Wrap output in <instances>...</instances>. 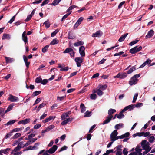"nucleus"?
<instances>
[{"mask_svg":"<svg viewBox=\"0 0 155 155\" xmlns=\"http://www.w3.org/2000/svg\"><path fill=\"white\" fill-rule=\"evenodd\" d=\"M138 46H135L130 50V52L132 54H134L140 51L142 48L141 46L138 47Z\"/></svg>","mask_w":155,"mask_h":155,"instance_id":"obj_1","label":"nucleus"},{"mask_svg":"<svg viewBox=\"0 0 155 155\" xmlns=\"http://www.w3.org/2000/svg\"><path fill=\"white\" fill-rule=\"evenodd\" d=\"M127 74L126 72H123L121 73H119L116 76L114 77V78L124 79L127 77Z\"/></svg>","mask_w":155,"mask_h":155,"instance_id":"obj_2","label":"nucleus"},{"mask_svg":"<svg viewBox=\"0 0 155 155\" xmlns=\"http://www.w3.org/2000/svg\"><path fill=\"white\" fill-rule=\"evenodd\" d=\"M75 61L76 62L77 65L78 67H80L81 64L83 61L82 58L81 57H76L75 59Z\"/></svg>","mask_w":155,"mask_h":155,"instance_id":"obj_3","label":"nucleus"},{"mask_svg":"<svg viewBox=\"0 0 155 155\" xmlns=\"http://www.w3.org/2000/svg\"><path fill=\"white\" fill-rule=\"evenodd\" d=\"M8 100L12 102H15L18 101L19 99L18 97L15 96H13L11 94H10L9 97L8 98Z\"/></svg>","mask_w":155,"mask_h":155,"instance_id":"obj_4","label":"nucleus"},{"mask_svg":"<svg viewBox=\"0 0 155 155\" xmlns=\"http://www.w3.org/2000/svg\"><path fill=\"white\" fill-rule=\"evenodd\" d=\"M138 80L137 78H135L132 77L129 81V84L131 85H133L135 84L138 81Z\"/></svg>","mask_w":155,"mask_h":155,"instance_id":"obj_5","label":"nucleus"},{"mask_svg":"<svg viewBox=\"0 0 155 155\" xmlns=\"http://www.w3.org/2000/svg\"><path fill=\"white\" fill-rule=\"evenodd\" d=\"M58 146L57 145H53L51 148L48 150H47V152H48L49 154H53L55 152Z\"/></svg>","mask_w":155,"mask_h":155,"instance_id":"obj_6","label":"nucleus"},{"mask_svg":"<svg viewBox=\"0 0 155 155\" xmlns=\"http://www.w3.org/2000/svg\"><path fill=\"white\" fill-rule=\"evenodd\" d=\"M85 48L83 46H82L79 48V52L81 57H84L85 56Z\"/></svg>","mask_w":155,"mask_h":155,"instance_id":"obj_7","label":"nucleus"},{"mask_svg":"<svg viewBox=\"0 0 155 155\" xmlns=\"http://www.w3.org/2000/svg\"><path fill=\"white\" fill-rule=\"evenodd\" d=\"M113 118V116H107L105 120L104 121L103 123L102 124L103 125H104L105 124H107L109 123L111 120L112 118Z\"/></svg>","mask_w":155,"mask_h":155,"instance_id":"obj_8","label":"nucleus"},{"mask_svg":"<svg viewBox=\"0 0 155 155\" xmlns=\"http://www.w3.org/2000/svg\"><path fill=\"white\" fill-rule=\"evenodd\" d=\"M102 32L100 30H99L96 32L95 33H93L92 36L94 37H100L102 36Z\"/></svg>","mask_w":155,"mask_h":155,"instance_id":"obj_9","label":"nucleus"},{"mask_svg":"<svg viewBox=\"0 0 155 155\" xmlns=\"http://www.w3.org/2000/svg\"><path fill=\"white\" fill-rule=\"evenodd\" d=\"M31 120V119L30 118H26L23 120L19 121L18 122V124H26L27 123H29Z\"/></svg>","mask_w":155,"mask_h":155,"instance_id":"obj_10","label":"nucleus"},{"mask_svg":"<svg viewBox=\"0 0 155 155\" xmlns=\"http://www.w3.org/2000/svg\"><path fill=\"white\" fill-rule=\"evenodd\" d=\"M26 32L25 31L22 35V39L24 42L25 44L28 42V38L26 35Z\"/></svg>","mask_w":155,"mask_h":155,"instance_id":"obj_11","label":"nucleus"},{"mask_svg":"<svg viewBox=\"0 0 155 155\" xmlns=\"http://www.w3.org/2000/svg\"><path fill=\"white\" fill-rule=\"evenodd\" d=\"M154 31L153 30L151 29L147 33V35H146L145 38L147 39L152 37L154 35Z\"/></svg>","mask_w":155,"mask_h":155,"instance_id":"obj_12","label":"nucleus"},{"mask_svg":"<svg viewBox=\"0 0 155 155\" xmlns=\"http://www.w3.org/2000/svg\"><path fill=\"white\" fill-rule=\"evenodd\" d=\"M134 106V104L130 105L126 107L123 110L124 111H127L128 110H131L133 109Z\"/></svg>","mask_w":155,"mask_h":155,"instance_id":"obj_13","label":"nucleus"},{"mask_svg":"<svg viewBox=\"0 0 155 155\" xmlns=\"http://www.w3.org/2000/svg\"><path fill=\"white\" fill-rule=\"evenodd\" d=\"M71 114V111L63 114L61 116V117L62 120H65V118L69 116V115Z\"/></svg>","mask_w":155,"mask_h":155,"instance_id":"obj_14","label":"nucleus"},{"mask_svg":"<svg viewBox=\"0 0 155 155\" xmlns=\"http://www.w3.org/2000/svg\"><path fill=\"white\" fill-rule=\"evenodd\" d=\"M118 134V133L117 132V130H114L110 135V139L112 140L114 138V137L117 136Z\"/></svg>","mask_w":155,"mask_h":155,"instance_id":"obj_15","label":"nucleus"},{"mask_svg":"<svg viewBox=\"0 0 155 155\" xmlns=\"http://www.w3.org/2000/svg\"><path fill=\"white\" fill-rule=\"evenodd\" d=\"M55 118V116H49V117L48 118H46L44 120H43L42 121V122L43 123H45L49 122V121L51 120L52 119H54Z\"/></svg>","mask_w":155,"mask_h":155,"instance_id":"obj_16","label":"nucleus"},{"mask_svg":"<svg viewBox=\"0 0 155 155\" xmlns=\"http://www.w3.org/2000/svg\"><path fill=\"white\" fill-rule=\"evenodd\" d=\"M68 37L69 39H72L75 38V36L70 31L68 33Z\"/></svg>","mask_w":155,"mask_h":155,"instance_id":"obj_17","label":"nucleus"},{"mask_svg":"<svg viewBox=\"0 0 155 155\" xmlns=\"http://www.w3.org/2000/svg\"><path fill=\"white\" fill-rule=\"evenodd\" d=\"M125 112L123 110H122L118 114H117V118L119 119H121L124 117V115L123 114V113Z\"/></svg>","mask_w":155,"mask_h":155,"instance_id":"obj_18","label":"nucleus"},{"mask_svg":"<svg viewBox=\"0 0 155 155\" xmlns=\"http://www.w3.org/2000/svg\"><path fill=\"white\" fill-rule=\"evenodd\" d=\"M11 38V35L9 34H4L2 37V39H10Z\"/></svg>","mask_w":155,"mask_h":155,"instance_id":"obj_19","label":"nucleus"},{"mask_svg":"<svg viewBox=\"0 0 155 155\" xmlns=\"http://www.w3.org/2000/svg\"><path fill=\"white\" fill-rule=\"evenodd\" d=\"M128 34L127 33H126L121 35L118 40V41L119 42H122L125 39V38L127 35Z\"/></svg>","mask_w":155,"mask_h":155,"instance_id":"obj_20","label":"nucleus"},{"mask_svg":"<svg viewBox=\"0 0 155 155\" xmlns=\"http://www.w3.org/2000/svg\"><path fill=\"white\" fill-rule=\"evenodd\" d=\"M136 65L132 66L127 72V74H129L131 73L134 71L136 70Z\"/></svg>","mask_w":155,"mask_h":155,"instance_id":"obj_21","label":"nucleus"},{"mask_svg":"<svg viewBox=\"0 0 155 155\" xmlns=\"http://www.w3.org/2000/svg\"><path fill=\"white\" fill-rule=\"evenodd\" d=\"M116 112L115 109H110L108 111V114L109 116H112V114Z\"/></svg>","mask_w":155,"mask_h":155,"instance_id":"obj_22","label":"nucleus"},{"mask_svg":"<svg viewBox=\"0 0 155 155\" xmlns=\"http://www.w3.org/2000/svg\"><path fill=\"white\" fill-rule=\"evenodd\" d=\"M80 107L81 109V112L82 113L84 112L86 110V108L84 104L83 103L81 104Z\"/></svg>","mask_w":155,"mask_h":155,"instance_id":"obj_23","label":"nucleus"},{"mask_svg":"<svg viewBox=\"0 0 155 155\" xmlns=\"http://www.w3.org/2000/svg\"><path fill=\"white\" fill-rule=\"evenodd\" d=\"M84 42L81 41H80L74 44V45L75 46H81L84 44Z\"/></svg>","mask_w":155,"mask_h":155,"instance_id":"obj_24","label":"nucleus"},{"mask_svg":"<svg viewBox=\"0 0 155 155\" xmlns=\"http://www.w3.org/2000/svg\"><path fill=\"white\" fill-rule=\"evenodd\" d=\"M14 104H10L8 107L7 110L5 111V113H7L8 112L10 111L11 110H12L13 108V106L14 105Z\"/></svg>","mask_w":155,"mask_h":155,"instance_id":"obj_25","label":"nucleus"},{"mask_svg":"<svg viewBox=\"0 0 155 155\" xmlns=\"http://www.w3.org/2000/svg\"><path fill=\"white\" fill-rule=\"evenodd\" d=\"M123 127V124L122 123L118 124L115 126V128L116 129H119Z\"/></svg>","mask_w":155,"mask_h":155,"instance_id":"obj_26","label":"nucleus"},{"mask_svg":"<svg viewBox=\"0 0 155 155\" xmlns=\"http://www.w3.org/2000/svg\"><path fill=\"white\" fill-rule=\"evenodd\" d=\"M59 42V41L58 40H57V38H55L53 39L52 41L50 42V45H54L55 44H57Z\"/></svg>","mask_w":155,"mask_h":155,"instance_id":"obj_27","label":"nucleus"},{"mask_svg":"<svg viewBox=\"0 0 155 155\" xmlns=\"http://www.w3.org/2000/svg\"><path fill=\"white\" fill-rule=\"evenodd\" d=\"M17 121V120H10L9 122H8L7 123L5 124L4 125L6 126H8L9 125H11L12 124H13L15 123Z\"/></svg>","mask_w":155,"mask_h":155,"instance_id":"obj_28","label":"nucleus"},{"mask_svg":"<svg viewBox=\"0 0 155 155\" xmlns=\"http://www.w3.org/2000/svg\"><path fill=\"white\" fill-rule=\"evenodd\" d=\"M73 49L71 48H67L63 52L64 53H70L71 51H72Z\"/></svg>","mask_w":155,"mask_h":155,"instance_id":"obj_29","label":"nucleus"},{"mask_svg":"<svg viewBox=\"0 0 155 155\" xmlns=\"http://www.w3.org/2000/svg\"><path fill=\"white\" fill-rule=\"evenodd\" d=\"M41 93V91H36L34 92H33L32 94V96L33 97H35L38 95L39 94Z\"/></svg>","mask_w":155,"mask_h":155,"instance_id":"obj_30","label":"nucleus"},{"mask_svg":"<svg viewBox=\"0 0 155 155\" xmlns=\"http://www.w3.org/2000/svg\"><path fill=\"white\" fill-rule=\"evenodd\" d=\"M5 58L6 60V64L12 62V60L13 59L12 58L7 57H5Z\"/></svg>","mask_w":155,"mask_h":155,"instance_id":"obj_31","label":"nucleus"},{"mask_svg":"<svg viewBox=\"0 0 155 155\" xmlns=\"http://www.w3.org/2000/svg\"><path fill=\"white\" fill-rule=\"evenodd\" d=\"M46 105V104L44 103H42L41 104H40L38 108L37 112H38L41 108L44 107Z\"/></svg>","mask_w":155,"mask_h":155,"instance_id":"obj_32","label":"nucleus"},{"mask_svg":"<svg viewBox=\"0 0 155 155\" xmlns=\"http://www.w3.org/2000/svg\"><path fill=\"white\" fill-rule=\"evenodd\" d=\"M44 24L45 25L46 28H48L50 27V22L48 20H47L46 21H45L44 23Z\"/></svg>","mask_w":155,"mask_h":155,"instance_id":"obj_33","label":"nucleus"},{"mask_svg":"<svg viewBox=\"0 0 155 155\" xmlns=\"http://www.w3.org/2000/svg\"><path fill=\"white\" fill-rule=\"evenodd\" d=\"M143 150H145V151L143 152V155H145L148 153L149 152L151 149V148H145V149H143Z\"/></svg>","mask_w":155,"mask_h":155,"instance_id":"obj_34","label":"nucleus"},{"mask_svg":"<svg viewBox=\"0 0 155 155\" xmlns=\"http://www.w3.org/2000/svg\"><path fill=\"white\" fill-rule=\"evenodd\" d=\"M21 135V134L19 133H16L12 137V138L13 139H15L19 137H20Z\"/></svg>","mask_w":155,"mask_h":155,"instance_id":"obj_35","label":"nucleus"},{"mask_svg":"<svg viewBox=\"0 0 155 155\" xmlns=\"http://www.w3.org/2000/svg\"><path fill=\"white\" fill-rule=\"evenodd\" d=\"M13 132L12 131V130L10 132L7 134L5 136V139H8L11 137L12 135Z\"/></svg>","mask_w":155,"mask_h":155,"instance_id":"obj_36","label":"nucleus"},{"mask_svg":"<svg viewBox=\"0 0 155 155\" xmlns=\"http://www.w3.org/2000/svg\"><path fill=\"white\" fill-rule=\"evenodd\" d=\"M99 89L100 90H105L107 89V86L106 85H99Z\"/></svg>","mask_w":155,"mask_h":155,"instance_id":"obj_37","label":"nucleus"},{"mask_svg":"<svg viewBox=\"0 0 155 155\" xmlns=\"http://www.w3.org/2000/svg\"><path fill=\"white\" fill-rule=\"evenodd\" d=\"M61 0H54L52 3L51 4V5L55 6L59 3Z\"/></svg>","mask_w":155,"mask_h":155,"instance_id":"obj_38","label":"nucleus"},{"mask_svg":"<svg viewBox=\"0 0 155 155\" xmlns=\"http://www.w3.org/2000/svg\"><path fill=\"white\" fill-rule=\"evenodd\" d=\"M90 97L91 99L95 100L97 98V95L95 93H93L91 94Z\"/></svg>","mask_w":155,"mask_h":155,"instance_id":"obj_39","label":"nucleus"},{"mask_svg":"<svg viewBox=\"0 0 155 155\" xmlns=\"http://www.w3.org/2000/svg\"><path fill=\"white\" fill-rule=\"evenodd\" d=\"M71 13V12L69 13H67L66 15H64L61 19V21H63Z\"/></svg>","mask_w":155,"mask_h":155,"instance_id":"obj_40","label":"nucleus"},{"mask_svg":"<svg viewBox=\"0 0 155 155\" xmlns=\"http://www.w3.org/2000/svg\"><path fill=\"white\" fill-rule=\"evenodd\" d=\"M150 144L148 142H147L144 146H143V149H145V148H151L150 147Z\"/></svg>","mask_w":155,"mask_h":155,"instance_id":"obj_41","label":"nucleus"},{"mask_svg":"<svg viewBox=\"0 0 155 155\" xmlns=\"http://www.w3.org/2000/svg\"><path fill=\"white\" fill-rule=\"evenodd\" d=\"M23 128H15L12 130V131L14 132H16L22 130Z\"/></svg>","mask_w":155,"mask_h":155,"instance_id":"obj_42","label":"nucleus"},{"mask_svg":"<svg viewBox=\"0 0 155 155\" xmlns=\"http://www.w3.org/2000/svg\"><path fill=\"white\" fill-rule=\"evenodd\" d=\"M42 81V78L39 77H38L35 79V82L36 83H41V82Z\"/></svg>","mask_w":155,"mask_h":155,"instance_id":"obj_43","label":"nucleus"},{"mask_svg":"<svg viewBox=\"0 0 155 155\" xmlns=\"http://www.w3.org/2000/svg\"><path fill=\"white\" fill-rule=\"evenodd\" d=\"M21 147H20L19 145H18L17 146L12 150V152H16L17 151L19 150Z\"/></svg>","mask_w":155,"mask_h":155,"instance_id":"obj_44","label":"nucleus"},{"mask_svg":"<svg viewBox=\"0 0 155 155\" xmlns=\"http://www.w3.org/2000/svg\"><path fill=\"white\" fill-rule=\"evenodd\" d=\"M49 47V45H46L44 48L42 49V51L43 53H45L46 52L47 50Z\"/></svg>","mask_w":155,"mask_h":155,"instance_id":"obj_45","label":"nucleus"},{"mask_svg":"<svg viewBox=\"0 0 155 155\" xmlns=\"http://www.w3.org/2000/svg\"><path fill=\"white\" fill-rule=\"evenodd\" d=\"M91 111H87L84 113V117H89L90 116L91 114Z\"/></svg>","mask_w":155,"mask_h":155,"instance_id":"obj_46","label":"nucleus"},{"mask_svg":"<svg viewBox=\"0 0 155 155\" xmlns=\"http://www.w3.org/2000/svg\"><path fill=\"white\" fill-rule=\"evenodd\" d=\"M104 92L101 91L100 89H97V94L99 96H102Z\"/></svg>","mask_w":155,"mask_h":155,"instance_id":"obj_47","label":"nucleus"},{"mask_svg":"<svg viewBox=\"0 0 155 155\" xmlns=\"http://www.w3.org/2000/svg\"><path fill=\"white\" fill-rule=\"evenodd\" d=\"M83 18L82 17H81L76 22V23H77V24L78 25H79L80 24H81L82 21H83Z\"/></svg>","mask_w":155,"mask_h":155,"instance_id":"obj_48","label":"nucleus"},{"mask_svg":"<svg viewBox=\"0 0 155 155\" xmlns=\"http://www.w3.org/2000/svg\"><path fill=\"white\" fill-rule=\"evenodd\" d=\"M138 96V93H137L135 94L134 95V96L133 99L132 101L133 103H134L135 102L137 97Z\"/></svg>","mask_w":155,"mask_h":155,"instance_id":"obj_49","label":"nucleus"},{"mask_svg":"<svg viewBox=\"0 0 155 155\" xmlns=\"http://www.w3.org/2000/svg\"><path fill=\"white\" fill-rule=\"evenodd\" d=\"M77 6L76 5H73L72 6H70L69 8L67 10V12H69L70 11L73 9L77 7Z\"/></svg>","mask_w":155,"mask_h":155,"instance_id":"obj_50","label":"nucleus"},{"mask_svg":"<svg viewBox=\"0 0 155 155\" xmlns=\"http://www.w3.org/2000/svg\"><path fill=\"white\" fill-rule=\"evenodd\" d=\"M139 41V40H136L135 41H132L129 44V45L130 46H132L134 44L137 43Z\"/></svg>","mask_w":155,"mask_h":155,"instance_id":"obj_51","label":"nucleus"},{"mask_svg":"<svg viewBox=\"0 0 155 155\" xmlns=\"http://www.w3.org/2000/svg\"><path fill=\"white\" fill-rule=\"evenodd\" d=\"M59 31V30L58 29H57L55 30L54 32H52L51 34V37H53L55 36L56 34Z\"/></svg>","mask_w":155,"mask_h":155,"instance_id":"obj_52","label":"nucleus"},{"mask_svg":"<svg viewBox=\"0 0 155 155\" xmlns=\"http://www.w3.org/2000/svg\"><path fill=\"white\" fill-rule=\"evenodd\" d=\"M48 82V80L47 79H45L43 80L42 79V81L41 84L43 85H45Z\"/></svg>","mask_w":155,"mask_h":155,"instance_id":"obj_53","label":"nucleus"},{"mask_svg":"<svg viewBox=\"0 0 155 155\" xmlns=\"http://www.w3.org/2000/svg\"><path fill=\"white\" fill-rule=\"evenodd\" d=\"M49 1V0H45L41 4V6H42L48 4Z\"/></svg>","mask_w":155,"mask_h":155,"instance_id":"obj_54","label":"nucleus"},{"mask_svg":"<svg viewBox=\"0 0 155 155\" xmlns=\"http://www.w3.org/2000/svg\"><path fill=\"white\" fill-rule=\"evenodd\" d=\"M155 140V137L154 136H151L149 138V142L151 143H153Z\"/></svg>","mask_w":155,"mask_h":155,"instance_id":"obj_55","label":"nucleus"},{"mask_svg":"<svg viewBox=\"0 0 155 155\" xmlns=\"http://www.w3.org/2000/svg\"><path fill=\"white\" fill-rule=\"evenodd\" d=\"M41 98H39L37 99L35 101V103L33 104V105H35L36 104L38 103L41 101Z\"/></svg>","mask_w":155,"mask_h":155,"instance_id":"obj_56","label":"nucleus"},{"mask_svg":"<svg viewBox=\"0 0 155 155\" xmlns=\"http://www.w3.org/2000/svg\"><path fill=\"white\" fill-rule=\"evenodd\" d=\"M143 103H139L135 105V106L137 108H138L143 106Z\"/></svg>","mask_w":155,"mask_h":155,"instance_id":"obj_57","label":"nucleus"},{"mask_svg":"<svg viewBox=\"0 0 155 155\" xmlns=\"http://www.w3.org/2000/svg\"><path fill=\"white\" fill-rule=\"evenodd\" d=\"M16 15L17 14L15 15L14 16L10 19V20L8 22V23H9L10 24H11L12 23V22L15 20Z\"/></svg>","mask_w":155,"mask_h":155,"instance_id":"obj_58","label":"nucleus"},{"mask_svg":"<svg viewBox=\"0 0 155 155\" xmlns=\"http://www.w3.org/2000/svg\"><path fill=\"white\" fill-rule=\"evenodd\" d=\"M135 150L137 153H141L142 150L137 147L135 148Z\"/></svg>","mask_w":155,"mask_h":155,"instance_id":"obj_59","label":"nucleus"},{"mask_svg":"<svg viewBox=\"0 0 155 155\" xmlns=\"http://www.w3.org/2000/svg\"><path fill=\"white\" fill-rule=\"evenodd\" d=\"M127 149L126 148H124L123 150V155H127L128 153V151H127Z\"/></svg>","mask_w":155,"mask_h":155,"instance_id":"obj_60","label":"nucleus"},{"mask_svg":"<svg viewBox=\"0 0 155 155\" xmlns=\"http://www.w3.org/2000/svg\"><path fill=\"white\" fill-rule=\"evenodd\" d=\"M32 16L30 14L28 15L27 18L25 21L26 22L28 21H29L31 18Z\"/></svg>","mask_w":155,"mask_h":155,"instance_id":"obj_61","label":"nucleus"},{"mask_svg":"<svg viewBox=\"0 0 155 155\" xmlns=\"http://www.w3.org/2000/svg\"><path fill=\"white\" fill-rule=\"evenodd\" d=\"M68 148V147L67 146H64L61 148L60 150H59V152H61L62 151L66 150Z\"/></svg>","mask_w":155,"mask_h":155,"instance_id":"obj_62","label":"nucleus"},{"mask_svg":"<svg viewBox=\"0 0 155 155\" xmlns=\"http://www.w3.org/2000/svg\"><path fill=\"white\" fill-rule=\"evenodd\" d=\"M54 127L55 126L54 125H50L48 126L47 128L48 130L49 131L50 130L54 128Z\"/></svg>","mask_w":155,"mask_h":155,"instance_id":"obj_63","label":"nucleus"},{"mask_svg":"<svg viewBox=\"0 0 155 155\" xmlns=\"http://www.w3.org/2000/svg\"><path fill=\"white\" fill-rule=\"evenodd\" d=\"M66 97V95H65L64 96H63L61 97H59L58 96L57 98V99L58 100H59L60 101H62L63 100L65 97Z\"/></svg>","mask_w":155,"mask_h":155,"instance_id":"obj_64","label":"nucleus"}]
</instances>
